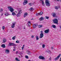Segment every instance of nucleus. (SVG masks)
<instances>
[{
  "label": "nucleus",
  "mask_w": 61,
  "mask_h": 61,
  "mask_svg": "<svg viewBox=\"0 0 61 61\" xmlns=\"http://www.w3.org/2000/svg\"><path fill=\"white\" fill-rule=\"evenodd\" d=\"M22 10H18V14H17L16 16L17 17H19L21 15V14L22 13Z\"/></svg>",
  "instance_id": "f257e3e1"
},
{
  "label": "nucleus",
  "mask_w": 61,
  "mask_h": 61,
  "mask_svg": "<svg viewBox=\"0 0 61 61\" xmlns=\"http://www.w3.org/2000/svg\"><path fill=\"white\" fill-rule=\"evenodd\" d=\"M8 8L11 12H13L14 10V9L13 8L10 6H8Z\"/></svg>",
  "instance_id": "f03ea898"
},
{
  "label": "nucleus",
  "mask_w": 61,
  "mask_h": 61,
  "mask_svg": "<svg viewBox=\"0 0 61 61\" xmlns=\"http://www.w3.org/2000/svg\"><path fill=\"white\" fill-rule=\"evenodd\" d=\"M45 3L46 5L47 6H49L50 5V4L49 3V1L48 0H46Z\"/></svg>",
  "instance_id": "7ed1b4c3"
},
{
  "label": "nucleus",
  "mask_w": 61,
  "mask_h": 61,
  "mask_svg": "<svg viewBox=\"0 0 61 61\" xmlns=\"http://www.w3.org/2000/svg\"><path fill=\"white\" fill-rule=\"evenodd\" d=\"M8 46H16V44H15L14 43L9 42Z\"/></svg>",
  "instance_id": "20e7f679"
},
{
  "label": "nucleus",
  "mask_w": 61,
  "mask_h": 61,
  "mask_svg": "<svg viewBox=\"0 0 61 61\" xmlns=\"http://www.w3.org/2000/svg\"><path fill=\"white\" fill-rule=\"evenodd\" d=\"M53 21L54 23L58 24V20L57 19H55L53 20Z\"/></svg>",
  "instance_id": "39448f33"
},
{
  "label": "nucleus",
  "mask_w": 61,
  "mask_h": 61,
  "mask_svg": "<svg viewBox=\"0 0 61 61\" xmlns=\"http://www.w3.org/2000/svg\"><path fill=\"white\" fill-rule=\"evenodd\" d=\"M61 56V54H60L57 57H56L54 59V60L55 61H56V60H57L59 59L60 57Z\"/></svg>",
  "instance_id": "423d86ee"
},
{
  "label": "nucleus",
  "mask_w": 61,
  "mask_h": 61,
  "mask_svg": "<svg viewBox=\"0 0 61 61\" xmlns=\"http://www.w3.org/2000/svg\"><path fill=\"white\" fill-rule=\"evenodd\" d=\"M39 59H42V60H44V59H45V57H44V56H40L39 57Z\"/></svg>",
  "instance_id": "0eeeda50"
},
{
  "label": "nucleus",
  "mask_w": 61,
  "mask_h": 61,
  "mask_svg": "<svg viewBox=\"0 0 61 61\" xmlns=\"http://www.w3.org/2000/svg\"><path fill=\"white\" fill-rule=\"evenodd\" d=\"M51 15L54 17H56V13L54 12H53L51 13Z\"/></svg>",
  "instance_id": "6e6552de"
},
{
  "label": "nucleus",
  "mask_w": 61,
  "mask_h": 61,
  "mask_svg": "<svg viewBox=\"0 0 61 61\" xmlns=\"http://www.w3.org/2000/svg\"><path fill=\"white\" fill-rule=\"evenodd\" d=\"M44 34L43 33H41L40 34V36L39 37L40 38H42L44 36Z\"/></svg>",
  "instance_id": "1a4fd4ad"
},
{
  "label": "nucleus",
  "mask_w": 61,
  "mask_h": 61,
  "mask_svg": "<svg viewBox=\"0 0 61 61\" xmlns=\"http://www.w3.org/2000/svg\"><path fill=\"white\" fill-rule=\"evenodd\" d=\"M15 22H14L11 25V27L12 28H14L15 26Z\"/></svg>",
  "instance_id": "9d476101"
},
{
  "label": "nucleus",
  "mask_w": 61,
  "mask_h": 61,
  "mask_svg": "<svg viewBox=\"0 0 61 61\" xmlns=\"http://www.w3.org/2000/svg\"><path fill=\"white\" fill-rule=\"evenodd\" d=\"M44 20V18L43 17H41L39 18V20L41 21H43Z\"/></svg>",
  "instance_id": "9b49d317"
},
{
  "label": "nucleus",
  "mask_w": 61,
  "mask_h": 61,
  "mask_svg": "<svg viewBox=\"0 0 61 61\" xmlns=\"http://www.w3.org/2000/svg\"><path fill=\"white\" fill-rule=\"evenodd\" d=\"M5 53L6 54H9V50L6 49L5 50Z\"/></svg>",
  "instance_id": "f8f14e48"
},
{
  "label": "nucleus",
  "mask_w": 61,
  "mask_h": 61,
  "mask_svg": "<svg viewBox=\"0 0 61 61\" xmlns=\"http://www.w3.org/2000/svg\"><path fill=\"white\" fill-rule=\"evenodd\" d=\"M27 3V0H25L23 2V5H25Z\"/></svg>",
  "instance_id": "ddd939ff"
},
{
  "label": "nucleus",
  "mask_w": 61,
  "mask_h": 61,
  "mask_svg": "<svg viewBox=\"0 0 61 61\" xmlns=\"http://www.w3.org/2000/svg\"><path fill=\"white\" fill-rule=\"evenodd\" d=\"M26 52L27 53V54H28V55H31V52L28 51H27Z\"/></svg>",
  "instance_id": "4468645a"
},
{
  "label": "nucleus",
  "mask_w": 61,
  "mask_h": 61,
  "mask_svg": "<svg viewBox=\"0 0 61 61\" xmlns=\"http://www.w3.org/2000/svg\"><path fill=\"white\" fill-rule=\"evenodd\" d=\"M49 29L46 30H45V33H48L49 32Z\"/></svg>",
  "instance_id": "2eb2a0df"
},
{
  "label": "nucleus",
  "mask_w": 61,
  "mask_h": 61,
  "mask_svg": "<svg viewBox=\"0 0 61 61\" xmlns=\"http://www.w3.org/2000/svg\"><path fill=\"white\" fill-rule=\"evenodd\" d=\"M40 2L41 1L42 5L44 6V5H45V4H44V0H40Z\"/></svg>",
  "instance_id": "dca6fc26"
},
{
  "label": "nucleus",
  "mask_w": 61,
  "mask_h": 61,
  "mask_svg": "<svg viewBox=\"0 0 61 61\" xmlns=\"http://www.w3.org/2000/svg\"><path fill=\"white\" fill-rule=\"evenodd\" d=\"M28 15V14H27V13H24V17H25L27 15Z\"/></svg>",
  "instance_id": "f3484780"
},
{
  "label": "nucleus",
  "mask_w": 61,
  "mask_h": 61,
  "mask_svg": "<svg viewBox=\"0 0 61 61\" xmlns=\"http://www.w3.org/2000/svg\"><path fill=\"white\" fill-rule=\"evenodd\" d=\"M1 46L2 47H3V48H5V44H3L1 45Z\"/></svg>",
  "instance_id": "a211bd4d"
},
{
  "label": "nucleus",
  "mask_w": 61,
  "mask_h": 61,
  "mask_svg": "<svg viewBox=\"0 0 61 61\" xmlns=\"http://www.w3.org/2000/svg\"><path fill=\"white\" fill-rule=\"evenodd\" d=\"M43 27V25H39L38 26V27L39 28H41Z\"/></svg>",
  "instance_id": "6ab92c4d"
},
{
  "label": "nucleus",
  "mask_w": 61,
  "mask_h": 61,
  "mask_svg": "<svg viewBox=\"0 0 61 61\" xmlns=\"http://www.w3.org/2000/svg\"><path fill=\"white\" fill-rule=\"evenodd\" d=\"M28 24L29 26H30L31 24V22L29 21L28 22Z\"/></svg>",
  "instance_id": "aec40b11"
},
{
  "label": "nucleus",
  "mask_w": 61,
  "mask_h": 61,
  "mask_svg": "<svg viewBox=\"0 0 61 61\" xmlns=\"http://www.w3.org/2000/svg\"><path fill=\"white\" fill-rule=\"evenodd\" d=\"M46 52H47V53H49V54H50V53H51V51L50 50H47L46 51Z\"/></svg>",
  "instance_id": "412c9836"
},
{
  "label": "nucleus",
  "mask_w": 61,
  "mask_h": 61,
  "mask_svg": "<svg viewBox=\"0 0 61 61\" xmlns=\"http://www.w3.org/2000/svg\"><path fill=\"white\" fill-rule=\"evenodd\" d=\"M37 25L36 24H34L33 26V27L35 28L37 26Z\"/></svg>",
  "instance_id": "4be33fe9"
},
{
  "label": "nucleus",
  "mask_w": 61,
  "mask_h": 61,
  "mask_svg": "<svg viewBox=\"0 0 61 61\" xmlns=\"http://www.w3.org/2000/svg\"><path fill=\"white\" fill-rule=\"evenodd\" d=\"M3 43H5L6 41V40L5 39H4L3 40Z\"/></svg>",
  "instance_id": "5701e85b"
},
{
  "label": "nucleus",
  "mask_w": 61,
  "mask_h": 61,
  "mask_svg": "<svg viewBox=\"0 0 61 61\" xmlns=\"http://www.w3.org/2000/svg\"><path fill=\"white\" fill-rule=\"evenodd\" d=\"M15 60L16 61H20L19 58L17 57H16L15 59Z\"/></svg>",
  "instance_id": "b1692460"
},
{
  "label": "nucleus",
  "mask_w": 61,
  "mask_h": 61,
  "mask_svg": "<svg viewBox=\"0 0 61 61\" xmlns=\"http://www.w3.org/2000/svg\"><path fill=\"white\" fill-rule=\"evenodd\" d=\"M5 16H7L9 15V14L7 13H5Z\"/></svg>",
  "instance_id": "393cba45"
},
{
  "label": "nucleus",
  "mask_w": 61,
  "mask_h": 61,
  "mask_svg": "<svg viewBox=\"0 0 61 61\" xmlns=\"http://www.w3.org/2000/svg\"><path fill=\"white\" fill-rule=\"evenodd\" d=\"M43 14V12H42V11H41L40 12V13L39 14V15H42Z\"/></svg>",
  "instance_id": "a878e982"
},
{
  "label": "nucleus",
  "mask_w": 61,
  "mask_h": 61,
  "mask_svg": "<svg viewBox=\"0 0 61 61\" xmlns=\"http://www.w3.org/2000/svg\"><path fill=\"white\" fill-rule=\"evenodd\" d=\"M3 11V9L2 8L0 9V12L2 13Z\"/></svg>",
  "instance_id": "bb28decb"
},
{
  "label": "nucleus",
  "mask_w": 61,
  "mask_h": 61,
  "mask_svg": "<svg viewBox=\"0 0 61 61\" xmlns=\"http://www.w3.org/2000/svg\"><path fill=\"white\" fill-rule=\"evenodd\" d=\"M12 14L13 15H16V14L14 12H12Z\"/></svg>",
  "instance_id": "cd10ccee"
},
{
  "label": "nucleus",
  "mask_w": 61,
  "mask_h": 61,
  "mask_svg": "<svg viewBox=\"0 0 61 61\" xmlns=\"http://www.w3.org/2000/svg\"><path fill=\"white\" fill-rule=\"evenodd\" d=\"M36 40H38V39H39V38H38V36H36Z\"/></svg>",
  "instance_id": "c85d7f7f"
},
{
  "label": "nucleus",
  "mask_w": 61,
  "mask_h": 61,
  "mask_svg": "<svg viewBox=\"0 0 61 61\" xmlns=\"http://www.w3.org/2000/svg\"><path fill=\"white\" fill-rule=\"evenodd\" d=\"M34 10V8H30L29 9V10Z\"/></svg>",
  "instance_id": "c756f323"
},
{
  "label": "nucleus",
  "mask_w": 61,
  "mask_h": 61,
  "mask_svg": "<svg viewBox=\"0 0 61 61\" xmlns=\"http://www.w3.org/2000/svg\"><path fill=\"white\" fill-rule=\"evenodd\" d=\"M15 36L13 37H12V39H13V40H15Z\"/></svg>",
  "instance_id": "7c9ffc66"
},
{
  "label": "nucleus",
  "mask_w": 61,
  "mask_h": 61,
  "mask_svg": "<svg viewBox=\"0 0 61 61\" xmlns=\"http://www.w3.org/2000/svg\"><path fill=\"white\" fill-rule=\"evenodd\" d=\"M52 26L53 28H56V26H55V25H52Z\"/></svg>",
  "instance_id": "2f4dec72"
},
{
  "label": "nucleus",
  "mask_w": 61,
  "mask_h": 61,
  "mask_svg": "<svg viewBox=\"0 0 61 61\" xmlns=\"http://www.w3.org/2000/svg\"><path fill=\"white\" fill-rule=\"evenodd\" d=\"M36 16H38V15H39V13H37L36 14Z\"/></svg>",
  "instance_id": "473e14b6"
},
{
  "label": "nucleus",
  "mask_w": 61,
  "mask_h": 61,
  "mask_svg": "<svg viewBox=\"0 0 61 61\" xmlns=\"http://www.w3.org/2000/svg\"><path fill=\"white\" fill-rule=\"evenodd\" d=\"M58 8H59V7H58V6H56L55 7V9H57Z\"/></svg>",
  "instance_id": "72a5a7b5"
},
{
  "label": "nucleus",
  "mask_w": 61,
  "mask_h": 61,
  "mask_svg": "<svg viewBox=\"0 0 61 61\" xmlns=\"http://www.w3.org/2000/svg\"><path fill=\"white\" fill-rule=\"evenodd\" d=\"M25 57L26 59H28L29 58L28 56H25Z\"/></svg>",
  "instance_id": "f704fd0d"
},
{
  "label": "nucleus",
  "mask_w": 61,
  "mask_h": 61,
  "mask_svg": "<svg viewBox=\"0 0 61 61\" xmlns=\"http://www.w3.org/2000/svg\"><path fill=\"white\" fill-rule=\"evenodd\" d=\"M45 47V45L43 44L42 45V48H44Z\"/></svg>",
  "instance_id": "c9c22d12"
},
{
  "label": "nucleus",
  "mask_w": 61,
  "mask_h": 61,
  "mask_svg": "<svg viewBox=\"0 0 61 61\" xmlns=\"http://www.w3.org/2000/svg\"><path fill=\"white\" fill-rule=\"evenodd\" d=\"M5 27L4 26H3L2 27V29L3 30H4V29H5Z\"/></svg>",
  "instance_id": "e433bc0d"
},
{
  "label": "nucleus",
  "mask_w": 61,
  "mask_h": 61,
  "mask_svg": "<svg viewBox=\"0 0 61 61\" xmlns=\"http://www.w3.org/2000/svg\"><path fill=\"white\" fill-rule=\"evenodd\" d=\"M16 43H19V41H16Z\"/></svg>",
  "instance_id": "4c0bfd02"
},
{
  "label": "nucleus",
  "mask_w": 61,
  "mask_h": 61,
  "mask_svg": "<svg viewBox=\"0 0 61 61\" xmlns=\"http://www.w3.org/2000/svg\"><path fill=\"white\" fill-rule=\"evenodd\" d=\"M29 5H30L31 6V5H32V3H30L29 4Z\"/></svg>",
  "instance_id": "58836bf2"
},
{
  "label": "nucleus",
  "mask_w": 61,
  "mask_h": 61,
  "mask_svg": "<svg viewBox=\"0 0 61 61\" xmlns=\"http://www.w3.org/2000/svg\"><path fill=\"white\" fill-rule=\"evenodd\" d=\"M46 19H48L49 17H47V16H46Z\"/></svg>",
  "instance_id": "ea45409f"
},
{
  "label": "nucleus",
  "mask_w": 61,
  "mask_h": 61,
  "mask_svg": "<svg viewBox=\"0 0 61 61\" xmlns=\"http://www.w3.org/2000/svg\"><path fill=\"white\" fill-rule=\"evenodd\" d=\"M34 36H31V38H34Z\"/></svg>",
  "instance_id": "a19ab883"
},
{
  "label": "nucleus",
  "mask_w": 61,
  "mask_h": 61,
  "mask_svg": "<svg viewBox=\"0 0 61 61\" xmlns=\"http://www.w3.org/2000/svg\"><path fill=\"white\" fill-rule=\"evenodd\" d=\"M22 50H23L24 49V47H22Z\"/></svg>",
  "instance_id": "79ce46f5"
},
{
  "label": "nucleus",
  "mask_w": 61,
  "mask_h": 61,
  "mask_svg": "<svg viewBox=\"0 0 61 61\" xmlns=\"http://www.w3.org/2000/svg\"><path fill=\"white\" fill-rule=\"evenodd\" d=\"M4 14V13H2L1 14V16H3V15Z\"/></svg>",
  "instance_id": "37998d69"
},
{
  "label": "nucleus",
  "mask_w": 61,
  "mask_h": 61,
  "mask_svg": "<svg viewBox=\"0 0 61 61\" xmlns=\"http://www.w3.org/2000/svg\"><path fill=\"white\" fill-rule=\"evenodd\" d=\"M57 0V1H59L60 0V1H61V0Z\"/></svg>",
  "instance_id": "c03bdc74"
},
{
  "label": "nucleus",
  "mask_w": 61,
  "mask_h": 61,
  "mask_svg": "<svg viewBox=\"0 0 61 61\" xmlns=\"http://www.w3.org/2000/svg\"><path fill=\"white\" fill-rule=\"evenodd\" d=\"M18 53V51H17L16 52V54H17V53Z\"/></svg>",
  "instance_id": "a18cd8bd"
},
{
  "label": "nucleus",
  "mask_w": 61,
  "mask_h": 61,
  "mask_svg": "<svg viewBox=\"0 0 61 61\" xmlns=\"http://www.w3.org/2000/svg\"><path fill=\"white\" fill-rule=\"evenodd\" d=\"M51 60V58L49 59V60Z\"/></svg>",
  "instance_id": "49530a36"
},
{
  "label": "nucleus",
  "mask_w": 61,
  "mask_h": 61,
  "mask_svg": "<svg viewBox=\"0 0 61 61\" xmlns=\"http://www.w3.org/2000/svg\"><path fill=\"white\" fill-rule=\"evenodd\" d=\"M41 33H43V31H41Z\"/></svg>",
  "instance_id": "de8ad7c7"
},
{
  "label": "nucleus",
  "mask_w": 61,
  "mask_h": 61,
  "mask_svg": "<svg viewBox=\"0 0 61 61\" xmlns=\"http://www.w3.org/2000/svg\"><path fill=\"white\" fill-rule=\"evenodd\" d=\"M15 13H17V11H15Z\"/></svg>",
  "instance_id": "09e8293b"
},
{
  "label": "nucleus",
  "mask_w": 61,
  "mask_h": 61,
  "mask_svg": "<svg viewBox=\"0 0 61 61\" xmlns=\"http://www.w3.org/2000/svg\"><path fill=\"white\" fill-rule=\"evenodd\" d=\"M14 51H15V49H14L13 50Z\"/></svg>",
  "instance_id": "8fccbe9b"
},
{
  "label": "nucleus",
  "mask_w": 61,
  "mask_h": 61,
  "mask_svg": "<svg viewBox=\"0 0 61 61\" xmlns=\"http://www.w3.org/2000/svg\"><path fill=\"white\" fill-rule=\"evenodd\" d=\"M51 48H52V49H53L54 48H53V47H51Z\"/></svg>",
  "instance_id": "3c124183"
},
{
  "label": "nucleus",
  "mask_w": 61,
  "mask_h": 61,
  "mask_svg": "<svg viewBox=\"0 0 61 61\" xmlns=\"http://www.w3.org/2000/svg\"><path fill=\"white\" fill-rule=\"evenodd\" d=\"M24 46H25V45H23V47H24Z\"/></svg>",
  "instance_id": "603ef678"
},
{
  "label": "nucleus",
  "mask_w": 61,
  "mask_h": 61,
  "mask_svg": "<svg viewBox=\"0 0 61 61\" xmlns=\"http://www.w3.org/2000/svg\"><path fill=\"white\" fill-rule=\"evenodd\" d=\"M14 48H15V47H14Z\"/></svg>",
  "instance_id": "864d4df0"
},
{
  "label": "nucleus",
  "mask_w": 61,
  "mask_h": 61,
  "mask_svg": "<svg viewBox=\"0 0 61 61\" xmlns=\"http://www.w3.org/2000/svg\"><path fill=\"white\" fill-rule=\"evenodd\" d=\"M25 28H24V29H25Z\"/></svg>",
  "instance_id": "5fc2aeb1"
},
{
  "label": "nucleus",
  "mask_w": 61,
  "mask_h": 61,
  "mask_svg": "<svg viewBox=\"0 0 61 61\" xmlns=\"http://www.w3.org/2000/svg\"><path fill=\"white\" fill-rule=\"evenodd\" d=\"M19 57H20V56Z\"/></svg>",
  "instance_id": "6e6d98bb"
},
{
  "label": "nucleus",
  "mask_w": 61,
  "mask_h": 61,
  "mask_svg": "<svg viewBox=\"0 0 61 61\" xmlns=\"http://www.w3.org/2000/svg\"><path fill=\"white\" fill-rule=\"evenodd\" d=\"M1 38H0V39Z\"/></svg>",
  "instance_id": "4d7b16f0"
}]
</instances>
